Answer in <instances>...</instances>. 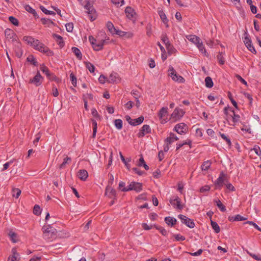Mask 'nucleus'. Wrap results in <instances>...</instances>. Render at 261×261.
I'll use <instances>...</instances> for the list:
<instances>
[{
	"mask_svg": "<svg viewBox=\"0 0 261 261\" xmlns=\"http://www.w3.org/2000/svg\"><path fill=\"white\" fill-rule=\"evenodd\" d=\"M43 237L47 241H51L56 238L57 231L56 228L48 225L44 226L42 228Z\"/></svg>",
	"mask_w": 261,
	"mask_h": 261,
	"instance_id": "1",
	"label": "nucleus"
},
{
	"mask_svg": "<svg viewBox=\"0 0 261 261\" xmlns=\"http://www.w3.org/2000/svg\"><path fill=\"white\" fill-rule=\"evenodd\" d=\"M95 0H85L86 4L84 8L86 9V13L88 14V17L91 21L96 19L97 14L95 10L93 7V4Z\"/></svg>",
	"mask_w": 261,
	"mask_h": 261,
	"instance_id": "2",
	"label": "nucleus"
},
{
	"mask_svg": "<svg viewBox=\"0 0 261 261\" xmlns=\"http://www.w3.org/2000/svg\"><path fill=\"white\" fill-rule=\"evenodd\" d=\"M38 43L35 42L33 48L39 51L46 54V56L51 57L54 55V52L50 50L47 46L38 40Z\"/></svg>",
	"mask_w": 261,
	"mask_h": 261,
	"instance_id": "3",
	"label": "nucleus"
},
{
	"mask_svg": "<svg viewBox=\"0 0 261 261\" xmlns=\"http://www.w3.org/2000/svg\"><path fill=\"white\" fill-rule=\"evenodd\" d=\"M169 75L172 77V79L176 82L183 83L185 82V79L181 76L177 74L176 71L173 67H170L169 68Z\"/></svg>",
	"mask_w": 261,
	"mask_h": 261,
	"instance_id": "4",
	"label": "nucleus"
},
{
	"mask_svg": "<svg viewBox=\"0 0 261 261\" xmlns=\"http://www.w3.org/2000/svg\"><path fill=\"white\" fill-rule=\"evenodd\" d=\"M245 34H246V36L244 37L243 40L245 46L250 51H251L252 53L254 54H256L257 52L252 44L251 39L250 38V37L248 36V34L246 33H245Z\"/></svg>",
	"mask_w": 261,
	"mask_h": 261,
	"instance_id": "5",
	"label": "nucleus"
},
{
	"mask_svg": "<svg viewBox=\"0 0 261 261\" xmlns=\"http://www.w3.org/2000/svg\"><path fill=\"white\" fill-rule=\"evenodd\" d=\"M226 176L223 172H221L220 173L219 177L215 181V190H221L224 185V177Z\"/></svg>",
	"mask_w": 261,
	"mask_h": 261,
	"instance_id": "6",
	"label": "nucleus"
},
{
	"mask_svg": "<svg viewBox=\"0 0 261 261\" xmlns=\"http://www.w3.org/2000/svg\"><path fill=\"white\" fill-rule=\"evenodd\" d=\"M178 218L181 220L182 223L185 224L188 227L193 228L195 227L194 221L186 216L180 214L178 216Z\"/></svg>",
	"mask_w": 261,
	"mask_h": 261,
	"instance_id": "7",
	"label": "nucleus"
},
{
	"mask_svg": "<svg viewBox=\"0 0 261 261\" xmlns=\"http://www.w3.org/2000/svg\"><path fill=\"white\" fill-rule=\"evenodd\" d=\"M125 119L130 125L136 126L141 124L143 122L144 117L141 116L137 119H132L129 116L126 115L125 116Z\"/></svg>",
	"mask_w": 261,
	"mask_h": 261,
	"instance_id": "8",
	"label": "nucleus"
},
{
	"mask_svg": "<svg viewBox=\"0 0 261 261\" xmlns=\"http://www.w3.org/2000/svg\"><path fill=\"white\" fill-rule=\"evenodd\" d=\"M43 80V77L41 75L39 71H38L36 75L33 79L30 80L29 83L38 87L41 85Z\"/></svg>",
	"mask_w": 261,
	"mask_h": 261,
	"instance_id": "9",
	"label": "nucleus"
},
{
	"mask_svg": "<svg viewBox=\"0 0 261 261\" xmlns=\"http://www.w3.org/2000/svg\"><path fill=\"white\" fill-rule=\"evenodd\" d=\"M5 35L8 39H11L12 41H17L18 37L16 34L11 29H7L5 31Z\"/></svg>",
	"mask_w": 261,
	"mask_h": 261,
	"instance_id": "10",
	"label": "nucleus"
},
{
	"mask_svg": "<svg viewBox=\"0 0 261 261\" xmlns=\"http://www.w3.org/2000/svg\"><path fill=\"white\" fill-rule=\"evenodd\" d=\"M188 129L187 125L184 123L177 124L174 126V130L178 134L182 135L186 133Z\"/></svg>",
	"mask_w": 261,
	"mask_h": 261,
	"instance_id": "11",
	"label": "nucleus"
},
{
	"mask_svg": "<svg viewBox=\"0 0 261 261\" xmlns=\"http://www.w3.org/2000/svg\"><path fill=\"white\" fill-rule=\"evenodd\" d=\"M151 133V129L149 125H143L140 129L139 132L137 134L138 138L143 137L146 134H150Z\"/></svg>",
	"mask_w": 261,
	"mask_h": 261,
	"instance_id": "12",
	"label": "nucleus"
},
{
	"mask_svg": "<svg viewBox=\"0 0 261 261\" xmlns=\"http://www.w3.org/2000/svg\"><path fill=\"white\" fill-rule=\"evenodd\" d=\"M170 202L172 206L177 209L182 210L183 208V206L181 204V200L177 196L171 198Z\"/></svg>",
	"mask_w": 261,
	"mask_h": 261,
	"instance_id": "13",
	"label": "nucleus"
},
{
	"mask_svg": "<svg viewBox=\"0 0 261 261\" xmlns=\"http://www.w3.org/2000/svg\"><path fill=\"white\" fill-rule=\"evenodd\" d=\"M105 195L108 196L110 198L116 199L117 195L116 191L111 186H108L106 188Z\"/></svg>",
	"mask_w": 261,
	"mask_h": 261,
	"instance_id": "14",
	"label": "nucleus"
},
{
	"mask_svg": "<svg viewBox=\"0 0 261 261\" xmlns=\"http://www.w3.org/2000/svg\"><path fill=\"white\" fill-rule=\"evenodd\" d=\"M107 81L109 83H118L120 82V78L118 73H117L116 72H113L110 74Z\"/></svg>",
	"mask_w": 261,
	"mask_h": 261,
	"instance_id": "15",
	"label": "nucleus"
},
{
	"mask_svg": "<svg viewBox=\"0 0 261 261\" xmlns=\"http://www.w3.org/2000/svg\"><path fill=\"white\" fill-rule=\"evenodd\" d=\"M184 114L185 112L182 110L176 108L172 113L171 117L172 118L177 120L181 118L184 116Z\"/></svg>",
	"mask_w": 261,
	"mask_h": 261,
	"instance_id": "16",
	"label": "nucleus"
},
{
	"mask_svg": "<svg viewBox=\"0 0 261 261\" xmlns=\"http://www.w3.org/2000/svg\"><path fill=\"white\" fill-rule=\"evenodd\" d=\"M125 13L126 14V17L129 19H133L135 18V15H136V13L135 12L134 9H133L130 7H127L125 10Z\"/></svg>",
	"mask_w": 261,
	"mask_h": 261,
	"instance_id": "17",
	"label": "nucleus"
},
{
	"mask_svg": "<svg viewBox=\"0 0 261 261\" xmlns=\"http://www.w3.org/2000/svg\"><path fill=\"white\" fill-rule=\"evenodd\" d=\"M11 252L13 254L12 255H10L8 257V261H19L20 259V257H19V254L17 252L16 248H12Z\"/></svg>",
	"mask_w": 261,
	"mask_h": 261,
	"instance_id": "18",
	"label": "nucleus"
},
{
	"mask_svg": "<svg viewBox=\"0 0 261 261\" xmlns=\"http://www.w3.org/2000/svg\"><path fill=\"white\" fill-rule=\"evenodd\" d=\"M23 40L25 42H26V43L28 45H29L32 47H33L35 42L38 43V39H36L34 38L33 37H32V36H24L23 37Z\"/></svg>",
	"mask_w": 261,
	"mask_h": 261,
	"instance_id": "19",
	"label": "nucleus"
},
{
	"mask_svg": "<svg viewBox=\"0 0 261 261\" xmlns=\"http://www.w3.org/2000/svg\"><path fill=\"white\" fill-rule=\"evenodd\" d=\"M52 36L60 47L62 48L65 45V43L62 36L55 33Z\"/></svg>",
	"mask_w": 261,
	"mask_h": 261,
	"instance_id": "20",
	"label": "nucleus"
},
{
	"mask_svg": "<svg viewBox=\"0 0 261 261\" xmlns=\"http://www.w3.org/2000/svg\"><path fill=\"white\" fill-rule=\"evenodd\" d=\"M164 220L166 223L171 227L174 226L177 222V220L175 218L170 216L165 217Z\"/></svg>",
	"mask_w": 261,
	"mask_h": 261,
	"instance_id": "21",
	"label": "nucleus"
},
{
	"mask_svg": "<svg viewBox=\"0 0 261 261\" xmlns=\"http://www.w3.org/2000/svg\"><path fill=\"white\" fill-rule=\"evenodd\" d=\"M228 219L229 221L233 222V221H244L247 219V218L244 217L240 215H237L235 216H229Z\"/></svg>",
	"mask_w": 261,
	"mask_h": 261,
	"instance_id": "22",
	"label": "nucleus"
},
{
	"mask_svg": "<svg viewBox=\"0 0 261 261\" xmlns=\"http://www.w3.org/2000/svg\"><path fill=\"white\" fill-rule=\"evenodd\" d=\"M158 12L162 21L166 24L167 27H168V22L169 20L163 10H159Z\"/></svg>",
	"mask_w": 261,
	"mask_h": 261,
	"instance_id": "23",
	"label": "nucleus"
},
{
	"mask_svg": "<svg viewBox=\"0 0 261 261\" xmlns=\"http://www.w3.org/2000/svg\"><path fill=\"white\" fill-rule=\"evenodd\" d=\"M79 178L82 180L85 181L86 180L88 176V172L84 169L80 170L79 171L78 174Z\"/></svg>",
	"mask_w": 261,
	"mask_h": 261,
	"instance_id": "24",
	"label": "nucleus"
},
{
	"mask_svg": "<svg viewBox=\"0 0 261 261\" xmlns=\"http://www.w3.org/2000/svg\"><path fill=\"white\" fill-rule=\"evenodd\" d=\"M103 42H101L100 40L98 41L97 42H95L93 45L92 47L95 51H99L103 49Z\"/></svg>",
	"mask_w": 261,
	"mask_h": 261,
	"instance_id": "25",
	"label": "nucleus"
},
{
	"mask_svg": "<svg viewBox=\"0 0 261 261\" xmlns=\"http://www.w3.org/2000/svg\"><path fill=\"white\" fill-rule=\"evenodd\" d=\"M25 10L29 13L32 14L35 18H39V16L35 9L32 8L30 5H25L24 6Z\"/></svg>",
	"mask_w": 261,
	"mask_h": 261,
	"instance_id": "26",
	"label": "nucleus"
},
{
	"mask_svg": "<svg viewBox=\"0 0 261 261\" xmlns=\"http://www.w3.org/2000/svg\"><path fill=\"white\" fill-rule=\"evenodd\" d=\"M168 114V108L163 107L158 113V117L160 119H162Z\"/></svg>",
	"mask_w": 261,
	"mask_h": 261,
	"instance_id": "27",
	"label": "nucleus"
},
{
	"mask_svg": "<svg viewBox=\"0 0 261 261\" xmlns=\"http://www.w3.org/2000/svg\"><path fill=\"white\" fill-rule=\"evenodd\" d=\"M137 165L139 167L143 166V167L146 170H148L149 168V166L146 164L145 162L142 154H141L140 155V158L139 160V162L137 164Z\"/></svg>",
	"mask_w": 261,
	"mask_h": 261,
	"instance_id": "28",
	"label": "nucleus"
},
{
	"mask_svg": "<svg viewBox=\"0 0 261 261\" xmlns=\"http://www.w3.org/2000/svg\"><path fill=\"white\" fill-rule=\"evenodd\" d=\"M211 224L215 233H218L220 232V227L216 222L211 220Z\"/></svg>",
	"mask_w": 261,
	"mask_h": 261,
	"instance_id": "29",
	"label": "nucleus"
},
{
	"mask_svg": "<svg viewBox=\"0 0 261 261\" xmlns=\"http://www.w3.org/2000/svg\"><path fill=\"white\" fill-rule=\"evenodd\" d=\"M214 202L216 203L217 206L219 208L221 211L223 212L226 211V209L225 206L222 204L219 199H214Z\"/></svg>",
	"mask_w": 261,
	"mask_h": 261,
	"instance_id": "30",
	"label": "nucleus"
},
{
	"mask_svg": "<svg viewBox=\"0 0 261 261\" xmlns=\"http://www.w3.org/2000/svg\"><path fill=\"white\" fill-rule=\"evenodd\" d=\"M91 121L92 122L93 126V133L92 137V138H95L97 132V124L96 121L93 118L91 119Z\"/></svg>",
	"mask_w": 261,
	"mask_h": 261,
	"instance_id": "31",
	"label": "nucleus"
},
{
	"mask_svg": "<svg viewBox=\"0 0 261 261\" xmlns=\"http://www.w3.org/2000/svg\"><path fill=\"white\" fill-rule=\"evenodd\" d=\"M212 164V162L210 160H207L206 161H204L201 166V170L202 171H207L210 168L211 165Z\"/></svg>",
	"mask_w": 261,
	"mask_h": 261,
	"instance_id": "32",
	"label": "nucleus"
},
{
	"mask_svg": "<svg viewBox=\"0 0 261 261\" xmlns=\"http://www.w3.org/2000/svg\"><path fill=\"white\" fill-rule=\"evenodd\" d=\"M187 39L189 41L195 43V44H196L197 43H198V42L199 41H200V39L198 37L196 36V35H189L187 37Z\"/></svg>",
	"mask_w": 261,
	"mask_h": 261,
	"instance_id": "33",
	"label": "nucleus"
},
{
	"mask_svg": "<svg viewBox=\"0 0 261 261\" xmlns=\"http://www.w3.org/2000/svg\"><path fill=\"white\" fill-rule=\"evenodd\" d=\"M106 27L109 30V31L112 34H115V32H116V29L114 27V25L111 21H108L106 24Z\"/></svg>",
	"mask_w": 261,
	"mask_h": 261,
	"instance_id": "34",
	"label": "nucleus"
},
{
	"mask_svg": "<svg viewBox=\"0 0 261 261\" xmlns=\"http://www.w3.org/2000/svg\"><path fill=\"white\" fill-rule=\"evenodd\" d=\"M135 185H139V184H138L137 182L132 181L127 187H124V188H122L121 189V191L122 192H128V191H132L133 190V186Z\"/></svg>",
	"mask_w": 261,
	"mask_h": 261,
	"instance_id": "35",
	"label": "nucleus"
},
{
	"mask_svg": "<svg viewBox=\"0 0 261 261\" xmlns=\"http://www.w3.org/2000/svg\"><path fill=\"white\" fill-rule=\"evenodd\" d=\"M72 51L74 54V55L76 56L77 58H78L80 60H81L82 58V54L80 51V50L76 47H73L72 48Z\"/></svg>",
	"mask_w": 261,
	"mask_h": 261,
	"instance_id": "36",
	"label": "nucleus"
},
{
	"mask_svg": "<svg viewBox=\"0 0 261 261\" xmlns=\"http://www.w3.org/2000/svg\"><path fill=\"white\" fill-rule=\"evenodd\" d=\"M41 22L43 24L49 27L50 24L55 25V23L50 19L46 18H42L41 19Z\"/></svg>",
	"mask_w": 261,
	"mask_h": 261,
	"instance_id": "37",
	"label": "nucleus"
},
{
	"mask_svg": "<svg viewBox=\"0 0 261 261\" xmlns=\"http://www.w3.org/2000/svg\"><path fill=\"white\" fill-rule=\"evenodd\" d=\"M153 228L160 231L162 235L166 236L168 234L167 231L161 226L157 225L156 224L153 225Z\"/></svg>",
	"mask_w": 261,
	"mask_h": 261,
	"instance_id": "38",
	"label": "nucleus"
},
{
	"mask_svg": "<svg viewBox=\"0 0 261 261\" xmlns=\"http://www.w3.org/2000/svg\"><path fill=\"white\" fill-rule=\"evenodd\" d=\"M224 55V53L222 52H219V54L217 56V60L220 65H223L225 63V59L223 57Z\"/></svg>",
	"mask_w": 261,
	"mask_h": 261,
	"instance_id": "39",
	"label": "nucleus"
},
{
	"mask_svg": "<svg viewBox=\"0 0 261 261\" xmlns=\"http://www.w3.org/2000/svg\"><path fill=\"white\" fill-rule=\"evenodd\" d=\"M48 79L51 81H55V82L59 83L61 82L60 78L58 77L54 73H50L49 77H47Z\"/></svg>",
	"mask_w": 261,
	"mask_h": 261,
	"instance_id": "40",
	"label": "nucleus"
},
{
	"mask_svg": "<svg viewBox=\"0 0 261 261\" xmlns=\"http://www.w3.org/2000/svg\"><path fill=\"white\" fill-rule=\"evenodd\" d=\"M205 86L208 88L213 87L214 85L212 79L210 76H207L205 79Z\"/></svg>",
	"mask_w": 261,
	"mask_h": 261,
	"instance_id": "41",
	"label": "nucleus"
},
{
	"mask_svg": "<svg viewBox=\"0 0 261 261\" xmlns=\"http://www.w3.org/2000/svg\"><path fill=\"white\" fill-rule=\"evenodd\" d=\"M27 61L29 62H30L32 64L35 66H38V62H37L34 57L32 55L28 57L27 58Z\"/></svg>",
	"mask_w": 261,
	"mask_h": 261,
	"instance_id": "42",
	"label": "nucleus"
},
{
	"mask_svg": "<svg viewBox=\"0 0 261 261\" xmlns=\"http://www.w3.org/2000/svg\"><path fill=\"white\" fill-rule=\"evenodd\" d=\"M40 70L42 71L43 73H44L46 77H49V75H50V73H51L48 68L45 66L44 64H42L40 65Z\"/></svg>",
	"mask_w": 261,
	"mask_h": 261,
	"instance_id": "43",
	"label": "nucleus"
},
{
	"mask_svg": "<svg viewBox=\"0 0 261 261\" xmlns=\"http://www.w3.org/2000/svg\"><path fill=\"white\" fill-rule=\"evenodd\" d=\"M166 47L168 50L169 55H171L176 51V49L171 43L167 44V45H166Z\"/></svg>",
	"mask_w": 261,
	"mask_h": 261,
	"instance_id": "44",
	"label": "nucleus"
},
{
	"mask_svg": "<svg viewBox=\"0 0 261 261\" xmlns=\"http://www.w3.org/2000/svg\"><path fill=\"white\" fill-rule=\"evenodd\" d=\"M114 124H115V127L118 129H122V126H123L122 120L120 119H116L114 121Z\"/></svg>",
	"mask_w": 261,
	"mask_h": 261,
	"instance_id": "45",
	"label": "nucleus"
},
{
	"mask_svg": "<svg viewBox=\"0 0 261 261\" xmlns=\"http://www.w3.org/2000/svg\"><path fill=\"white\" fill-rule=\"evenodd\" d=\"M230 111L233 114V116H232V115L231 116V117H232V121L235 124V123H237L238 122H239L240 117L238 114H236L235 113V112L233 110L231 109Z\"/></svg>",
	"mask_w": 261,
	"mask_h": 261,
	"instance_id": "46",
	"label": "nucleus"
},
{
	"mask_svg": "<svg viewBox=\"0 0 261 261\" xmlns=\"http://www.w3.org/2000/svg\"><path fill=\"white\" fill-rule=\"evenodd\" d=\"M85 64L86 65V67L91 73L94 72L95 70V67L92 63L89 62H85Z\"/></svg>",
	"mask_w": 261,
	"mask_h": 261,
	"instance_id": "47",
	"label": "nucleus"
},
{
	"mask_svg": "<svg viewBox=\"0 0 261 261\" xmlns=\"http://www.w3.org/2000/svg\"><path fill=\"white\" fill-rule=\"evenodd\" d=\"M12 196L16 198H18L21 194V191L18 188H13L12 191Z\"/></svg>",
	"mask_w": 261,
	"mask_h": 261,
	"instance_id": "48",
	"label": "nucleus"
},
{
	"mask_svg": "<svg viewBox=\"0 0 261 261\" xmlns=\"http://www.w3.org/2000/svg\"><path fill=\"white\" fill-rule=\"evenodd\" d=\"M137 183H138V184H139V185H135L133 186V190L136 191L137 193H139V192H140V191H141L142 190V189H143V185L141 182H137Z\"/></svg>",
	"mask_w": 261,
	"mask_h": 261,
	"instance_id": "49",
	"label": "nucleus"
},
{
	"mask_svg": "<svg viewBox=\"0 0 261 261\" xmlns=\"http://www.w3.org/2000/svg\"><path fill=\"white\" fill-rule=\"evenodd\" d=\"M254 151L256 155L260 156L261 155V150L259 146L255 145L253 148L250 149V152Z\"/></svg>",
	"mask_w": 261,
	"mask_h": 261,
	"instance_id": "50",
	"label": "nucleus"
},
{
	"mask_svg": "<svg viewBox=\"0 0 261 261\" xmlns=\"http://www.w3.org/2000/svg\"><path fill=\"white\" fill-rule=\"evenodd\" d=\"M71 161V159L70 157L66 156L64 159L63 163L60 165V169H63L65 168L66 164Z\"/></svg>",
	"mask_w": 261,
	"mask_h": 261,
	"instance_id": "51",
	"label": "nucleus"
},
{
	"mask_svg": "<svg viewBox=\"0 0 261 261\" xmlns=\"http://www.w3.org/2000/svg\"><path fill=\"white\" fill-rule=\"evenodd\" d=\"M196 45L200 52L204 53L205 55L206 54V51L202 42L199 41L198 43L196 44Z\"/></svg>",
	"mask_w": 261,
	"mask_h": 261,
	"instance_id": "52",
	"label": "nucleus"
},
{
	"mask_svg": "<svg viewBox=\"0 0 261 261\" xmlns=\"http://www.w3.org/2000/svg\"><path fill=\"white\" fill-rule=\"evenodd\" d=\"M8 235L10 237L11 241L13 243L17 242V240L16 239L17 238V235L15 232L11 230L9 231Z\"/></svg>",
	"mask_w": 261,
	"mask_h": 261,
	"instance_id": "53",
	"label": "nucleus"
},
{
	"mask_svg": "<svg viewBox=\"0 0 261 261\" xmlns=\"http://www.w3.org/2000/svg\"><path fill=\"white\" fill-rule=\"evenodd\" d=\"M33 213L36 216H39L41 214V208L38 205L35 204L34 205L33 208Z\"/></svg>",
	"mask_w": 261,
	"mask_h": 261,
	"instance_id": "54",
	"label": "nucleus"
},
{
	"mask_svg": "<svg viewBox=\"0 0 261 261\" xmlns=\"http://www.w3.org/2000/svg\"><path fill=\"white\" fill-rule=\"evenodd\" d=\"M9 20L10 21L11 23H12L15 26H18L19 25L18 20L14 16H10L9 17Z\"/></svg>",
	"mask_w": 261,
	"mask_h": 261,
	"instance_id": "55",
	"label": "nucleus"
},
{
	"mask_svg": "<svg viewBox=\"0 0 261 261\" xmlns=\"http://www.w3.org/2000/svg\"><path fill=\"white\" fill-rule=\"evenodd\" d=\"M70 80L71 81V83H72V84L73 85V86L74 87H76L77 79H76L75 75L73 74V72H71L70 74Z\"/></svg>",
	"mask_w": 261,
	"mask_h": 261,
	"instance_id": "56",
	"label": "nucleus"
},
{
	"mask_svg": "<svg viewBox=\"0 0 261 261\" xmlns=\"http://www.w3.org/2000/svg\"><path fill=\"white\" fill-rule=\"evenodd\" d=\"M161 40L164 43L165 46L167 45V44L170 43L169 40V38L166 34H163L162 35Z\"/></svg>",
	"mask_w": 261,
	"mask_h": 261,
	"instance_id": "57",
	"label": "nucleus"
},
{
	"mask_svg": "<svg viewBox=\"0 0 261 261\" xmlns=\"http://www.w3.org/2000/svg\"><path fill=\"white\" fill-rule=\"evenodd\" d=\"M219 135H220V136L222 137V138L223 139H224V140L226 141V142H227V144L229 146L231 145V142L230 139L226 135H225L224 134H222L220 132H219Z\"/></svg>",
	"mask_w": 261,
	"mask_h": 261,
	"instance_id": "58",
	"label": "nucleus"
},
{
	"mask_svg": "<svg viewBox=\"0 0 261 261\" xmlns=\"http://www.w3.org/2000/svg\"><path fill=\"white\" fill-rule=\"evenodd\" d=\"M91 114L93 117L97 119H100V116L98 114L97 110L95 108H92L91 109Z\"/></svg>",
	"mask_w": 261,
	"mask_h": 261,
	"instance_id": "59",
	"label": "nucleus"
},
{
	"mask_svg": "<svg viewBox=\"0 0 261 261\" xmlns=\"http://www.w3.org/2000/svg\"><path fill=\"white\" fill-rule=\"evenodd\" d=\"M65 27L67 32H72L73 29V24L72 22L66 23Z\"/></svg>",
	"mask_w": 261,
	"mask_h": 261,
	"instance_id": "60",
	"label": "nucleus"
},
{
	"mask_svg": "<svg viewBox=\"0 0 261 261\" xmlns=\"http://www.w3.org/2000/svg\"><path fill=\"white\" fill-rule=\"evenodd\" d=\"M16 56L18 58H20L22 55V50L21 47L18 46L15 50Z\"/></svg>",
	"mask_w": 261,
	"mask_h": 261,
	"instance_id": "61",
	"label": "nucleus"
},
{
	"mask_svg": "<svg viewBox=\"0 0 261 261\" xmlns=\"http://www.w3.org/2000/svg\"><path fill=\"white\" fill-rule=\"evenodd\" d=\"M173 237L177 241H183L186 239L184 236H181L180 234H174Z\"/></svg>",
	"mask_w": 261,
	"mask_h": 261,
	"instance_id": "62",
	"label": "nucleus"
},
{
	"mask_svg": "<svg viewBox=\"0 0 261 261\" xmlns=\"http://www.w3.org/2000/svg\"><path fill=\"white\" fill-rule=\"evenodd\" d=\"M235 77L241 82L243 84L245 85H247V82L244 79H243L241 76H240V75L237 74H236L235 75Z\"/></svg>",
	"mask_w": 261,
	"mask_h": 261,
	"instance_id": "63",
	"label": "nucleus"
},
{
	"mask_svg": "<svg viewBox=\"0 0 261 261\" xmlns=\"http://www.w3.org/2000/svg\"><path fill=\"white\" fill-rule=\"evenodd\" d=\"M136 199L146 200H147L146 193H144L143 194H141L138 195V196H137L136 197Z\"/></svg>",
	"mask_w": 261,
	"mask_h": 261,
	"instance_id": "64",
	"label": "nucleus"
}]
</instances>
